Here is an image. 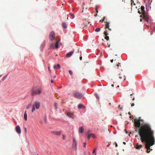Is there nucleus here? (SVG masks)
<instances>
[{
  "label": "nucleus",
  "instance_id": "obj_1",
  "mask_svg": "<svg viewBox=\"0 0 155 155\" xmlns=\"http://www.w3.org/2000/svg\"><path fill=\"white\" fill-rule=\"evenodd\" d=\"M140 117L138 119H134V125L135 131L138 132L142 142L146 143L145 148L147 152L149 153L150 151V147L154 144V133L152 130L150 126L148 124H141L140 121H143Z\"/></svg>",
  "mask_w": 155,
  "mask_h": 155
},
{
  "label": "nucleus",
  "instance_id": "obj_2",
  "mask_svg": "<svg viewBox=\"0 0 155 155\" xmlns=\"http://www.w3.org/2000/svg\"><path fill=\"white\" fill-rule=\"evenodd\" d=\"M144 6H142L140 8V10L141 11V13H142V15H140V17H143V18L144 19V20L147 22H148L149 18L148 16L144 12Z\"/></svg>",
  "mask_w": 155,
  "mask_h": 155
},
{
  "label": "nucleus",
  "instance_id": "obj_3",
  "mask_svg": "<svg viewBox=\"0 0 155 155\" xmlns=\"http://www.w3.org/2000/svg\"><path fill=\"white\" fill-rule=\"evenodd\" d=\"M31 91L32 92L31 95L32 96L38 95L41 93V91L35 89L34 88H33L32 89Z\"/></svg>",
  "mask_w": 155,
  "mask_h": 155
},
{
  "label": "nucleus",
  "instance_id": "obj_4",
  "mask_svg": "<svg viewBox=\"0 0 155 155\" xmlns=\"http://www.w3.org/2000/svg\"><path fill=\"white\" fill-rule=\"evenodd\" d=\"M73 95L74 97L78 99H81L83 97V95L78 92H75L74 93Z\"/></svg>",
  "mask_w": 155,
  "mask_h": 155
},
{
  "label": "nucleus",
  "instance_id": "obj_5",
  "mask_svg": "<svg viewBox=\"0 0 155 155\" xmlns=\"http://www.w3.org/2000/svg\"><path fill=\"white\" fill-rule=\"evenodd\" d=\"M120 79H122L123 81L125 80V77L124 74V72L122 71L121 70L120 71L118 72L117 73Z\"/></svg>",
  "mask_w": 155,
  "mask_h": 155
},
{
  "label": "nucleus",
  "instance_id": "obj_6",
  "mask_svg": "<svg viewBox=\"0 0 155 155\" xmlns=\"http://www.w3.org/2000/svg\"><path fill=\"white\" fill-rule=\"evenodd\" d=\"M51 133L56 136H60L62 134L61 131H51Z\"/></svg>",
  "mask_w": 155,
  "mask_h": 155
},
{
  "label": "nucleus",
  "instance_id": "obj_7",
  "mask_svg": "<svg viewBox=\"0 0 155 155\" xmlns=\"http://www.w3.org/2000/svg\"><path fill=\"white\" fill-rule=\"evenodd\" d=\"M49 37L50 40L52 41L55 37V33L53 31H51Z\"/></svg>",
  "mask_w": 155,
  "mask_h": 155
},
{
  "label": "nucleus",
  "instance_id": "obj_8",
  "mask_svg": "<svg viewBox=\"0 0 155 155\" xmlns=\"http://www.w3.org/2000/svg\"><path fill=\"white\" fill-rule=\"evenodd\" d=\"M72 147L74 150H77V143L75 139L74 138H73V142L72 143Z\"/></svg>",
  "mask_w": 155,
  "mask_h": 155
},
{
  "label": "nucleus",
  "instance_id": "obj_9",
  "mask_svg": "<svg viewBox=\"0 0 155 155\" xmlns=\"http://www.w3.org/2000/svg\"><path fill=\"white\" fill-rule=\"evenodd\" d=\"M33 106H34L37 109H38L40 107V103L38 101H35Z\"/></svg>",
  "mask_w": 155,
  "mask_h": 155
},
{
  "label": "nucleus",
  "instance_id": "obj_10",
  "mask_svg": "<svg viewBox=\"0 0 155 155\" xmlns=\"http://www.w3.org/2000/svg\"><path fill=\"white\" fill-rule=\"evenodd\" d=\"M65 114L69 117H70L74 119L75 118L74 116L73 115V114L70 112H66Z\"/></svg>",
  "mask_w": 155,
  "mask_h": 155
},
{
  "label": "nucleus",
  "instance_id": "obj_11",
  "mask_svg": "<svg viewBox=\"0 0 155 155\" xmlns=\"http://www.w3.org/2000/svg\"><path fill=\"white\" fill-rule=\"evenodd\" d=\"M15 130L16 132L19 134L21 133V130L19 126L18 125L15 127Z\"/></svg>",
  "mask_w": 155,
  "mask_h": 155
},
{
  "label": "nucleus",
  "instance_id": "obj_12",
  "mask_svg": "<svg viewBox=\"0 0 155 155\" xmlns=\"http://www.w3.org/2000/svg\"><path fill=\"white\" fill-rule=\"evenodd\" d=\"M109 22H106V25L105 28H106V29L107 31V29L108 30H109V31H110L111 30V29L109 28Z\"/></svg>",
  "mask_w": 155,
  "mask_h": 155
},
{
  "label": "nucleus",
  "instance_id": "obj_13",
  "mask_svg": "<svg viewBox=\"0 0 155 155\" xmlns=\"http://www.w3.org/2000/svg\"><path fill=\"white\" fill-rule=\"evenodd\" d=\"M73 53H74L73 51H71L70 52L67 54L66 56L67 57H69L72 55V54Z\"/></svg>",
  "mask_w": 155,
  "mask_h": 155
},
{
  "label": "nucleus",
  "instance_id": "obj_14",
  "mask_svg": "<svg viewBox=\"0 0 155 155\" xmlns=\"http://www.w3.org/2000/svg\"><path fill=\"white\" fill-rule=\"evenodd\" d=\"M92 137L93 138H95V136L94 135V134H89L87 136V139L88 140H89L91 137Z\"/></svg>",
  "mask_w": 155,
  "mask_h": 155
},
{
  "label": "nucleus",
  "instance_id": "obj_15",
  "mask_svg": "<svg viewBox=\"0 0 155 155\" xmlns=\"http://www.w3.org/2000/svg\"><path fill=\"white\" fill-rule=\"evenodd\" d=\"M84 128L82 127H79V128L78 131L79 133L82 134L84 132Z\"/></svg>",
  "mask_w": 155,
  "mask_h": 155
},
{
  "label": "nucleus",
  "instance_id": "obj_16",
  "mask_svg": "<svg viewBox=\"0 0 155 155\" xmlns=\"http://www.w3.org/2000/svg\"><path fill=\"white\" fill-rule=\"evenodd\" d=\"M142 147V145L139 144L138 143H137L136 144V148L137 149H140V148Z\"/></svg>",
  "mask_w": 155,
  "mask_h": 155
},
{
  "label": "nucleus",
  "instance_id": "obj_17",
  "mask_svg": "<svg viewBox=\"0 0 155 155\" xmlns=\"http://www.w3.org/2000/svg\"><path fill=\"white\" fill-rule=\"evenodd\" d=\"M78 109L84 108L85 107L83 104H80L78 106Z\"/></svg>",
  "mask_w": 155,
  "mask_h": 155
},
{
  "label": "nucleus",
  "instance_id": "obj_18",
  "mask_svg": "<svg viewBox=\"0 0 155 155\" xmlns=\"http://www.w3.org/2000/svg\"><path fill=\"white\" fill-rule=\"evenodd\" d=\"M57 68H58V69H59L60 68V65L59 64H58L56 65H55L54 66V69H56Z\"/></svg>",
  "mask_w": 155,
  "mask_h": 155
},
{
  "label": "nucleus",
  "instance_id": "obj_19",
  "mask_svg": "<svg viewBox=\"0 0 155 155\" xmlns=\"http://www.w3.org/2000/svg\"><path fill=\"white\" fill-rule=\"evenodd\" d=\"M24 118L25 120H27V114H26V111H25L24 114Z\"/></svg>",
  "mask_w": 155,
  "mask_h": 155
},
{
  "label": "nucleus",
  "instance_id": "obj_20",
  "mask_svg": "<svg viewBox=\"0 0 155 155\" xmlns=\"http://www.w3.org/2000/svg\"><path fill=\"white\" fill-rule=\"evenodd\" d=\"M62 26L64 28H67V25L65 22H63L62 23Z\"/></svg>",
  "mask_w": 155,
  "mask_h": 155
},
{
  "label": "nucleus",
  "instance_id": "obj_21",
  "mask_svg": "<svg viewBox=\"0 0 155 155\" xmlns=\"http://www.w3.org/2000/svg\"><path fill=\"white\" fill-rule=\"evenodd\" d=\"M50 47L51 48H55L54 45L53 43H52V44H51L50 45Z\"/></svg>",
  "mask_w": 155,
  "mask_h": 155
},
{
  "label": "nucleus",
  "instance_id": "obj_22",
  "mask_svg": "<svg viewBox=\"0 0 155 155\" xmlns=\"http://www.w3.org/2000/svg\"><path fill=\"white\" fill-rule=\"evenodd\" d=\"M55 48H57L58 47V41H57L56 42L55 46H54Z\"/></svg>",
  "mask_w": 155,
  "mask_h": 155
},
{
  "label": "nucleus",
  "instance_id": "obj_23",
  "mask_svg": "<svg viewBox=\"0 0 155 155\" xmlns=\"http://www.w3.org/2000/svg\"><path fill=\"white\" fill-rule=\"evenodd\" d=\"M101 29V28H96L95 29V31L96 32H99V31H100Z\"/></svg>",
  "mask_w": 155,
  "mask_h": 155
},
{
  "label": "nucleus",
  "instance_id": "obj_24",
  "mask_svg": "<svg viewBox=\"0 0 155 155\" xmlns=\"http://www.w3.org/2000/svg\"><path fill=\"white\" fill-rule=\"evenodd\" d=\"M57 104V103L56 102H55L54 103V106L55 107V109L56 110H57V109H58Z\"/></svg>",
  "mask_w": 155,
  "mask_h": 155
},
{
  "label": "nucleus",
  "instance_id": "obj_25",
  "mask_svg": "<svg viewBox=\"0 0 155 155\" xmlns=\"http://www.w3.org/2000/svg\"><path fill=\"white\" fill-rule=\"evenodd\" d=\"M96 148H95L93 151V155H96Z\"/></svg>",
  "mask_w": 155,
  "mask_h": 155
},
{
  "label": "nucleus",
  "instance_id": "obj_26",
  "mask_svg": "<svg viewBox=\"0 0 155 155\" xmlns=\"http://www.w3.org/2000/svg\"><path fill=\"white\" fill-rule=\"evenodd\" d=\"M35 110V108L34 107V106H32V112H34Z\"/></svg>",
  "mask_w": 155,
  "mask_h": 155
},
{
  "label": "nucleus",
  "instance_id": "obj_27",
  "mask_svg": "<svg viewBox=\"0 0 155 155\" xmlns=\"http://www.w3.org/2000/svg\"><path fill=\"white\" fill-rule=\"evenodd\" d=\"M62 136L63 137L62 139L63 140H65V139L66 136L65 135L63 134L62 135Z\"/></svg>",
  "mask_w": 155,
  "mask_h": 155
},
{
  "label": "nucleus",
  "instance_id": "obj_28",
  "mask_svg": "<svg viewBox=\"0 0 155 155\" xmlns=\"http://www.w3.org/2000/svg\"><path fill=\"white\" fill-rule=\"evenodd\" d=\"M105 39H106L108 41L109 40V37L107 36H106L105 37Z\"/></svg>",
  "mask_w": 155,
  "mask_h": 155
},
{
  "label": "nucleus",
  "instance_id": "obj_29",
  "mask_svg": "<svg viewBox=\"0 0 155 155\" xmlns=\"http://www.w3.org/2000/svg\"><path fill=\"white\" fill-rule=\"evenodd\" d=\"M69 74H71V75H72V74H73V72L72 71H71V70H69Z\"/></svg>",
  "mask_w": 155,
  "mask_h": 155
},
{
  "label": "nucleus",
  "instance_id": "obj_30",
  "mask_svg": "<svg viewBox=\"0 0 155 155\" xmlns=\"http://www.w3.org/2000/svg\"><path fill=\"white\" fill-rule=\"evenodd\" d=\"M70 15L72 17V18H73L74 17V15L72 13H70Z\"/></svg>",
  "mask_w": 155,
  "mask_h": 155
},
{
  "label": "nucleus",
  "instance_id": "obj_31",
  "mask_svg": "<svg viewBox=\"0 0 155 155\" xmlns=\"http://www.w3.org/2000/svg\"><path fill=\"white\" fill-rule=\"evenodd\" d=\"M104 35L106 36H107V35H108V34H107V33L105 31L104 32Z\"/></svg>",
  "mask_w": 155,
  "mask_h": 155
},
{
  "label": "nucleus",
  "instance_id": "obj_32",
  "mask_svg": "<svg viewBox=\"0 0 155 155\" xmlns=\"http://www.w3.org/2000/svg\"><path fill=\"white\" fill-rule=\"evenodd\" d=\"M6 78H7V76H4L2 80L3 81Z\"/></svg>",
  "mask_w": 155,
  "mask_h": 155
},
{
  "label": "nucleus",
  "instance_id": "obj_33",
  "mask_svg": "<svg viewBox=\"0 0 155 155\" xmlns=\"http://www.w3.org/2000/svg\"><path fill=\"white\" fill-rule=\"evenodd\" d=\"M25 132L26 134H27V129L26 128H25Z\"/></svg>",
  "mask_w": 155,
  "mask_h": 155
},
{
  "label": "nucleus",
  "instance_id": "obj_34",
  "mask_svg": "<svg viewBox=\"0 0 155 155\" xmlns=\"http://www.w3.org/2000/svg\"><path fill=\"white\" fill-rule=\"evenodd\" d=\"M116 66H117V67H119V66H120V67H121V66H120V64L119 63H118V64H117L116 65Z\"/></svg>",
  "mask_w": 155,
  "mask_h": 155
},
{
  "label": "nucleus",
  "instance_id": "obj_35",
  "mask_svg": "<svg viewBox=\"0 0 155 155\" xmlns=\"http://www.w3.org/2000/svg\"><path fill=\"white\" fill-rule=\"evenodd\" d=\"M104 21V18L102 20H101L100 21L101 22H103Z\"/></svg>",
  "mask_w": 155,
  "mask_h": 155
},
{
  "label": "nucleus",
  "instance_id": "obj_36",
  "mask_svg": "<svg viewBox=\"0 0 155 155\" xmlns=\"http://www.w3.org/2000/svg\"><path fill=\"white\" fill-rule=\"evenodd\" d=\"M86 143L85 142L84 143V147H86Z\"/></svg>",
  "mask_w": 155,
  "mask_h": 155
},
{
  "label": "nucleus",
  "instance_id": "obj_37",
  "mask_svg": "<svg viewBox=\"0 0 155 155\" xmlns=\"http://www.w3.org/2000/svg\"><path fill=\"white\" fill-rule=\"evenodd\" d=\"M134 103H132V104H131V107H133L134 106Z\"/></svg>",
  "mask_w": 155,
  "mask_h": 155
},
{
  "label": "nucleus",
  "instance_id": "obj_38",
  "mask_svg": "<svg viewBox=\"0 0 155 155\" xmlns=\"http://www.w3.org/2000/svg\"><path fill=\"white\" fill-rule=\"evenodd\" d=\"M148 0V1L149 2V4H150V3L151 2H152V0Z\"/></svg>",
  "mask_w": 155,
  "mask_h": 155
},
{
  "label": "nucleus",
  "instance_id": "obj_39",
  "mask_svg": "<svg viewBox=\"0 0 155 155\" xmlns=\"http://www.w3.org/2000/svg\"><path fill=\"white\" fill-rule=\"evenodd\" d=\"M107 45H108V47H110V43H107Z\"/></svg>",
  "mask_w": 155,
  "mask_h": 155
},
{
  "label": "nucleus",
  "instance_id": "obj_40",
  "mask_svg": "<svg viewBox=\"0 0 155 155\" xmlns=\"http://www.w3.org/2000/svg\"><path fill=\"white\" fill-rule=\"evenodd\" d=\"M48 71L50 72H51V70L50 69L49 67H48Z\"/></svg>",
  "mask_w": 155,
  "mask_h": 155
},
{
  "label": "nucleus",
  "instance_id": "obj_41",
  "mask_svg": "<svg viewBox=\"0 0 155 155\" xmlns=\"http://www.w3.org/2000/svg\"><path fill=\"white\" fill-rule=\"evenodd\" d=\"M80 60H82V57L81 56L80 57Z\"/></svg>",
  "mask_w": 155,
  "mask_h": 155
},
{
  "label": "nucleus",
  "instance_id": "obj_42",
  "mask_svg": "<svg viewBox=\"0 0 155 155\" xmlns=\"http://www.w3.org/2000/svg\"><path fill=\"white\" fill-rule=\"evenodd\" d=\"M131 4H132V3H133V2H134V1L133 0H131Z\"/></svg>",
  "mask_w": 155,
  "mask_h": 155
},
{
  "label": "nucleus",
  "instance_id": "obj_43",
  "mask_svg": "<svg viewBox=\"0 0 155 155\" xmlns=\"http://www.w3.org/2000/svg\"><path fill=\"white\" fill-rule=\"evenodd\" d=\"M54 81L53 80H51V82L52 83H54Z\"/></svg>",
  "mask_w": 155,
  "mask_h": 155
},
{
  "label": "nucleus",
  "instance_id": "obj_44",
  "mask_svg": "<svg viewBox=\"0 0 155 155\" xmlns=\"http://www.w3.org/2000/svg\"><path fill=\"white\" fill-rule=\"evenodd\" d=\"M113 61V59H112V60H110V62H111V63H112Z\"/></svg>",
  "mask_w": 155,
  "mask_h": 155
},
{
  "label": "nucleus",
  "instance_id": "obj_45",
  "mask_svg": "<svg viewBox=\"0 0 155 155\" xmlns=\"http://www.w3.org/2000/svg\"><path fill=\"white\" fill-rule=\"evenodd\" d=\"M96 12L97 13L98 12V11L97 10V9H96L95 10Z\"/></svg>",
  "mask_w": 155,
  "mask_h": 155
},
{
  "label": "nucleus",
  "instance_id": "obj_46",
  "mask_svg": "<svg viewBox=\"0 0 155 155\" xmlns=\"http://www.w3.org/2000/svg\"><path fill=\"white\" fill-rule=\"evenodd\" d=\"M45 121L46 122H47V120H46V118H45Z\"/></svg>",
  "mask_w": 155,
  "mask_h": 155
},
{
  "label": "nucleus",
  "instance_id": "obj_47",
  "mask_svg": "<svg viewBox=\"0 0 155 155\" xmlns=\"http://www.w3.org/2000/svg\"><path fill=\"white\" fill-rule=\"evenodd\" d=\"M138 13H139L140 14H141L142 13L140 12V11H138Z\"/></svg>",
  "mask_w": 155,
  "mask_h": 155
},
{
  "label": "nucleus",
  "instance_id": "obj_48",
  "mask_svg": "<svg viewBox=\"0 0 155 155\" xmlns=\"http://www.w3.org/2000/svg\"><path fill=\"white\" fill-rule=\"evenodd\" d=\"M29 106H27L26 107V108H27V109H28V108H29Z\"/></svg>",
  "mask_w": 155,
  "mask_h": 155
},
{
  "label": "nucleus",
  "instance_id": "obj_49",
  "mask_svg": "<svg viewBox=\"0 0 155 155\" xmlns=\"http://www.w3.org/2000/svg\"><path fill=\"white\" fill-rule=\"evenodd\" d=\"M116 143L115 146L117 147V144L116 143Z\"/></svg>",
  "mask_w": 155,
  "mask_h": 155
},
{
  "label": "nucleus",
  "instance_id": "obj_50",
  "mask_svg": "<svg viewBox=\"0 0 155 155\" xmlns=\"http://www.w3.org/2000/svg\"><path fill=\"white\" fill-rule=\"evenodd\" d=\"M97 14H95V15H94V16L95 17H96L97 16Z\"/></svg>",
  "mask_w": 155,
  "mask_h": 155
},
{
  "label": "nucleus",
  "instance_id": "obj_51",
  "mask_svg": "<svg viewBox=\"0 0 155 155\" xmlns=\"http://www.w3.org/2000/svg\"><path fill=\"white\" fill-rule=\"evenodd\" d=\"M134 100H135V98H134V97L133 98V100H132L134 101Z\"/></svg>",
  "mask_w": 155,
  "mask_h": 155
},
{
  "label": "nucleus",
  "instance_id": "obj_52",
  "mask_svg": "<svg viewBox=\"0 0 155 155\" xmlns=\"http://www.w3.org/2000/svg\"><path fill=\"white\" fill-rule=\"evenodd\" d=\"M142 19L140 18V21H142Z\"/></svg>",
  "mask_w": 155,
  "mask_h": 155
},
{
  "label": "nucleus",
  "instance_id": "obj_53",
  "mask_svg": "<svg viewBox=\"0 0 155 155\" xmlns=\"http://www.w3.org/2000/svg\"><path fill=\"white\" fill-rule=\"evenodd\" d=\"M123 143L124 144H126V143L125 142H123Z\"/></svg>",
  "mask_w": 155,
  "mask_h": 155
},
{
  "label": "nucleus",
  "instance_id": "obj_54",
  "mask_svg": "<svg viewBox=\"0 0 155 155\" xmlns=\"http://www.w3.org/2000/svg\"><path fill=\"white\" fill-rule=\"evenodd\" d=\"M114 86V85L113 84H112V86L113 87Z\"/></svg>",
  "mask_w": 155,
  "mask_h": 155
},
{
  "label": "nucleus",
  "instance_id": "obj_55",
  "mask_svg": "<svg viewBox=\"0 0 155 155\" xmlns=\"http://www.w3.org/2000/svg\"><path fill=\"white\" fill-rule=\"evenodd\" d=\"M118 107H119V108L120 107V105H119L118 106Z\"/></svg>",
  "mask_w": 155,
  "mask_h": 155
},
{
  "label": "nucleus",
  "instance_id": "obj_56",
  "mask_svg": "<svg viewBox=\"0 0 155 155\" xmlns=\"http://www.w3.org/2000/svg\"><path fill=\"white\" fill-rule=\"evenodd\" d=\"M89 132H90V131H89H89H88V132H87V134H88V133H89Z\"/></svg>",
  "mask_w": 155,
  "mask_h": 155
},
{
  "label": "nucleus",
  "instance_id": "obj_57",
  "mask_svg": "<svg viewBox=\"0 0 155 155\" xmlns=\"http://www.w3.org/2000/svg\"><path fill=\"white\" fill-rule=\"evenodd\" d=\"M15 123H17L16 122V121H15Z\"/></svg>",
  "mask_w": 155,
  "mask_h": 155
},
{
  "label": "nucleus",
  "instance_id": "obj_58",
  "mask_svg": "<svg viewBox=\"0 0 155 155\" xmlns=\"http://www.w3.org/2000/svg\"><path fill=\"white\" fill-rule=\"evenodd\" d=\"M109 146V145H107V147H108V146Z\"/></svg>",
  "mask_w": 155,
  "mask_h": 155
},
{
  "label": "nucleus",
  "instance_id": "obj_59",
  "mask_svg": "<svg viewBox=\"0 0 155 155\" xmlns=\"http://www.w3.org/2000/svg\"><path fill=\"white\" fill-rule=\"evenodd\" d=\"M97 97L98 98H99V97H98V96H97Z\"/></svg>",
  "mask_w": 155,
  "mask_h": 155
},
{
  "label": "nucleus",
  "instance_id": "obj_60",
  "mask_svg": "<svg viewBox=\"0 0 155 155\" xmlns=\"http://www.w3.org/2000/svg\"><path fill=\"white\" fill-rule=\"evenodd\" d=\"M117 87H119V85H118V86H117Z\"/></svg>",
  "mask_w": 155,
  "mask_h": 155
},
{
  "label": "nucleus",
  "instance_id": "obj_61",
  "mask_svg": "<svg viewBox=\"0 0 155 155\" xmlns=\"http://www.w3.org/2000/svg\"><path fill=\"white\" fill-rule=\"evenodd\" d=\"M132 94H130V95H132Z\"/></svg>",
  "mask_w": 155,
  "mask_h": 155
},
{
  "label": "nucleus",
  "instance_id": "obj_62",
  "mask_svg": "<svg viewBox=\"0 0 155 155\" xmlns=\"http://www.w3.org/2000/svg\"><path fill=\"white\" fill-rule=\"evenodd\" d=\"M60 87H59L58 88H60Z\"/></svg>",
  "mask_w": 155,
  "mask_h": 155
},
{
  "label": "nucleus",
  "instance_id": "obj_63",
  "mask_svg": "<svg viewBox=\"0 0 155 155\" xmlns=\"http://www.w3.org/2000/svg\"><path fill=\"white\" fill-rule=\"evenodd\" d=\"M37 155H39L38 154H37Z\"/></svg>",
  "mask_w": 155,
  "mask_h": 155
}]
</instances>
